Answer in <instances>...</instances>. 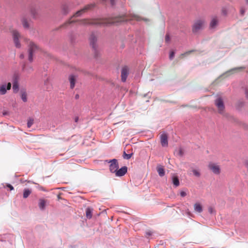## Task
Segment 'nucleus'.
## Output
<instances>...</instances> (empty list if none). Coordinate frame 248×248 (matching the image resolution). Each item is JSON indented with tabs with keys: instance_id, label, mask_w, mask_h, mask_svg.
Masks as SVG:
<instances>
[{
	"instance_id": "nucleus-29",
	"label": "nucleus",
	"mask_w": 248,
	"mask_h": 248,
	"mask_svg": "<svg viewBox=\"0 0 248 248\" xmlns=\"http://www.w3.org/2000/svg\"><path fill=\"white\" fill-rule=\"evenodd\" d=\"M21 98L24 102H25L27 101V94L25 93H22Z\"/></svg>"
},
{
	"instance_id": "nucleus-12",
	"label": "nucleus",
	"mask_w": 248,
	"mask_h": 248,
	"mask_svg": "<svg viewBox=\"0 0 248 248\" xmlns=\"http://www.w3.org/2000/svg\"><path fill=\"white\" fill-rule=\"evenodd\" d=\"M218 18L216 16H214L212 17L209 27L210 29H215L218 25Z\"/></svg>"
},
{
	"instance_id": "nucleus-9",
	"label": "nucleus",
	"mask_w": 248,
	"mask_h": 248,
	"mask_svg": "<svg viewBox=\"0 0 248 248\" xmlns=\"http://www.w3.org/2000/svg\"><path fill=\"white\" fill-rule=\"evenodd\" d=\"M11 88V83L10 82L3 83L0 85V95L5 94L7 90H10Z\"/></svg>"
},
{
	"instance_id": "nucleus-18",
	"label": "nucleus",
	"mask_w": 248,
	"mask_h": 248,
	"mask_svg": "<svg viewBox=\"0 0 248 248\" xmlns=\"http://www.w3.org/2000/svg\"><path fill=\"white\" fill-rule=\"evenodd\" d=\"M194 208L195 211L198 213H201L202 211V207L199 203H196L194 205Z\"/></svg>"
},
{
	"instance_id": "nucleus-44",
	"label": "nucleus",
	"mask_w": 248,
	"mask_h": 248,
	"mask_svg": "<svg viewBox=\"0 0 248 248\" xmlns=\"http://www.w3.org/2000/svg\"><path fill=\"white\" fill-rule=\"evenodd\" d=\"M31 14H32V15H33V16H35V12H34V11H31Z\"/></svg>"
},
{
	"instance_id": "nucleus-46",
	"label": "nucleus",
	"mask_w": 248,
	"mask_h": 248,
	"mask_svg": "<svg viewBox=\"0 0 248 248\" xmlns=\"http://www.w3.org/2000/svg\"><path fill=\"white\" fill-rule=\"evenodd\" d=\"M58 198L59 199H61V196H60V195H58Z\"/></svg>"
},
{
	"instance_id": "nucleus-35",
	"label": "nucleus",
	"mask_w": 248,
	"mask_h": 248,
	"mask_svg": "<svg viewBox=\"0 0 248 248\" xmlns=\"http://www.w3.org/2000/svg\"><path fill=\"white\" fill-rule=\"evenodd\" d=\"M193 51H194L193 50H191V51H187V52H186L185 53L182 54L181 55V57H182L186 55L189 54L190 53H191L192 52H193Z\"/></svg>"
},
{
	"instance_id": "nucleus-14",
	"label": "nucleus",
	"mask_w": 248,
	"mask_h": 248,
	"mask_svg": "<svg viewBox=\"0 0 248 248\" xmlns=\"http://www.w3.org/2000/svg\"><path fill=\"white\" fill-rule=\"evenodd\" d=\"M160 141L161 145L163 147H167L168 145V136L166 134L163 133L160 136Z\"/></svg>"
},
{
	"instance_id": "nucleus-49",
	"label": "nucleus",
	"mask_w": 248,
	"mask_h": 248,
	"mask_svg": "<svg viewBox=\"0 0 248 248\" xmlns=\"http://www.w3.org/2000/svg\"><path fill=\"white\" fill-rule=\"evenodd\" d=\"M247 3L248 4V0H246Z\"/></svg>"
},
{
	"instance_id": "nucleus-38",
	"label": "nucleus",
	"mask_w": 248,
	"mask_h": 248,
	"mask_svg": "<svg viewBox=\"0 0 248 248\" xmlns=\"http://www.w3.org/2000/svg\"><path fill=\"white\" fill-rule=\"evenodd\" d=\"M245 93L246 97L247 98H248V89H245Z\"/></svg>"
},
{
	"instance_id": "nucleus-19",
	"label": "nucleus",
	"mask_w": 248,
	"mask_h": 248,
	"mask_svg": "<svg viewBox=\"0 0 248 248\" xmlns=\"http://www.w3.org/2000/svg\"><path fill=\"white\" fill-rule=\"evenodd\" d=\"M46 202L44 199H40L39 201V207L41 210H44L45 208Z\"/></svg>"
},
{
	"instance_id": "nucleus-48",
	"label": "nucleus",
	"mask_w": 248,
	"mask_h": 248,
	"mask_svg": "<svg viewBox=\"0 0 248 248\" xmlns=\"http://www.w3.org/2000/svg\"><path fill=\"white\" fill-rule=\"evenodd\" d=\"M23 69H24L25 70H26V67H23Z\"/></svg>"
},
{
	"instance_id": "nucleus-26",
	"label": "nucleus",
	"mask_w": 248,
	"mask_h": 248,
	"mask_svg": "<svg viewBox=\"0 0 248 248\" xmlns=\"http://www.w3.org/2000/svg\"><path fill=\"white\" fill-rule=\"evenodd\" d=\"M132 154H126V153L125 152H124V154H123V157L124 159H129L131 158V157L132 156Z\"/></svg>"
},
{
	"instance_id": "nucleus-42",
	"label": "nucleus",
	"mask_w": 248,
	"mask_h": 248,
	"mask_svg": "<svg viewBox=\"0 0 248 248\" xmlns=\"http://www.w3.org/2000/svg\"><path fill=\"white\" fill-rule=\"evenodd\" d=\"M241 13L242 15H243L244 13V11L243 9L241 10Z\"/></svg>"
},
{
	"instance_id": "nucleus-8",
	"label": "nucleus",
	"mask_w": 248,
	"mask_h": 248,
	"mask_svg": "<svg viewBox=\"0 0 248 248\" xmlns=\"http://www.w3.org/2000/svg\"><path fill=\"white\" fill-rule=\"evenodd\" d=\"M94 6L93 4H88L86 5L83 9L78 11L73 16H79L82 15L83 14L87 12L88 10L92 9Z\"/></svg>"
},
{
	"instance_id": "nucleus-4",
	"label": "nucleus",
	"mask_w": 248,
	"mask_h": 248,
	"mask_svg": "<svg viewBox=\"0 0 248 248\" xmlns=\"http://www.w3.org/2000/svg\"><path fill=\"white\" fill-rule=\"evenodd\" d=\"M89 40L90 45L94 51V56L97 57L99 54V52L98 50L97 45L96 44L97 38L94 34H92L91 35Z\"/></svg>"
},
{
	"instance_id": "nucleus-30",
	"label": "nucleus",
	"mask_w": 248,
	"mask_h": 248,
	"mask_svg": "<svg viewBox=\"0 0 248 248\" xmlns=\"http://www.w3.org/2000/svg\"><path fill=\"white\" fill-rule=\"evenodd\" d=\"M170 35L169 34H166L165 38V41L166 43H168L170 42Z\"/></svg>"
},
{
	"instance_id": "nucleus-27",
	"label": "nucleus",
	"mask_w": 248,
	"mask_h": 248,
	"mask_svg": "<svg viewBox=\"0 0 248 248\" xmlns=\"http://www.w3.org/2000/svg\"><path fill=\"white\" fill-rule=\"evenodd\" d=\"M13 89L15 92H17L18 90V85L17 82H14L13 85Z\"/></svg>"
},
{
	"instance_id": "nucleus-24",
	"label": "nucleus",
	"mask_w": 248,
	"mask_h": 248,
	"mask_svg": "<svg viewBox=\"0 0 248 248\" xmlns=\"http://www.w3.org/2000/svg\"><path fill=\"white\" fill-rule=\"evenodd\" d=\"M34 123V120L32 118H30L28 120L27 126L28 128H30Z\"/></svg>"
},
{
	"instance_id": "nucleus-1",
	"label": "nucleus",
	"mask_w": 248,
	"mask_h": 248,
	"mask_svg": "<svg viewBox=\"0 0 248 248\" xmlns=\"http://www.w3.org/2000/svg\"><path fill=\"white\" fill-rule=\"evenodd\" d=\"M126 20V19L125 17L123 16L109 18L96 20L83 19L80 21V23L82 24H99L108 25L124 22Z\"/></svg>"
},
{
	"instance_id": "nucleus-16",
	"label": "nucleus",
	"mask_w": 248,
	"mask_h": 248,
	"mask_svg": "<svg viewBox=\"0 0 248 248\" xmlns=\"http://www.w3.org/2000/svg\"><path fill=\"white\" fill-rule=\"evenodd\" d=\"M62 12L64 15H67L70 11L69 6L67 4H64L62 6Z\"/></svg>"
},
{
	"instance_id": "nucleus-25",
	"label": "nucleus",
	"mask_w": 248,
	"mask_h": 248,
	"mask_svg": "<svg viewBox=\"0 0 248 248\" xmlns=\"http://www.w3.org/2000/svg\"><path fill=\"white\" fill-rule=\"evenodd\" d=\"M192 171L194 175H195V176L198 177L200 176L201 173L198 170L193 169L192 170Z\"/></svg>"
},
{
	"instance_id": "nucleus-15",
	"label": "nucleus",
	"mask_w": 248,
	"mask_h": 248,
	"mask_svg": "<svg viewBox=\"0 0 248 248\" xmlns=\"http://www.w3.org/2000/svg\"><path fill=\"white\" fill-rule=\"evenodd\" d=\"M21 22L24 29H29L30 28L29 21L25 16H22L21 17Z\"/></svg>"
},
{
	"instance_id": "nucleus-39",
	"label": "nucleus",
	"mask_w": 248,
	"mask_h": 248,
	"mask_svg": "<svg viewBox=\"0 0 248 248\" xmlns=\"http://www.w3.org/2000/svg\"><path fill=\"white\" fill-rule=\"evenodd\" d=\"M147 235H151L152 234V232H146Z\"/></svg>"
},
{
	"instance_id": "nucleus-28",
	"label": "nucleus",
	"mask_w": 248,
	"mask_h": 248,
	"mask_svg": "<svg viewBox=\"0 0 248 248\" xmlns=\"http://www.w3.org/2000/svg\"><path fill=\"white\" fill-rule=\"evenodd\" d=\"M73 22H74V21L70 19L68 21H67V22H66L65 23H64L63 25H62V27H66L68 26L69 25H70V24L72 23Z\"/></svg>"
},
{
	"instance_id": "nucleus-11",
	"label": "nucleus",
	"mask_w": 248,
	"mask_h": 248,
	"mask_svg": "<svg viewBox=\"0 0 248 248\" xmlns=\"http://www.w3.org/2000/svg\"><path fill=\"white\" fill-rule=\"evenodd\" d=\"M129 74V69L127 66L122 68L121 71V79L123 82H125Z\"/></svg>"
},
{
	"instance_id": "nucleus-47",
	"label": "nucleus",
	"mask_w": 248,
	"mask_h": 248,
	"mask_svg": "<svg viewBox=\"0 0 248 248\" xmlns=\"http://www.w3.org/2000/svg\"><path fill=\"white\" fill-rule=\"evenodd\" d=\"M78 95H76V98H78Z\"/></svg>"
},
{
	"instance_id": "nucleus-32",
	"label": "nucleus",
	"mask_w": 248,
	"mask_h": 248,
	"mask_svg": "<svg viewBox=\"0 0 248 248\" xmlns=\"http://www.w3.org/2000/svg\"><path fill=\"white\" fill-rule=\"evenodd\" d=\"M174 54H175V52L173 51H171L170 53L169 58L170 60H172L174 56Z\"/></svg>"
},
{
	"instance_id": "nucleus-34",
	"label": "nucleus",
	"mask_w": 248,
	"mask_h": 248,
	"mask_svg": "<svg viewBox=\"0 0 248 248\" xmlns=\"http://www.w3.org/2000/svg\"><path fill=\"white\" fill-rule=\"evenodd\" d=\"M208 211L211 214H213L215 213L214 209L212 207H209L208 208Z\"/></svg>"
},
{
	"instance_id": "nucleus-40",
	"label": "nucleus",
	"mask_w": 248,
	"mask_h": 248,
	"mask_svg": "<svg viewBox=\"0 0 248 248\" xmlns=\"http://www.w3.org/2000/svg\"><path fill=\"white\" fill-rule=\"evenodd\" d=\"M78 117H75V122L77 123V122H78Z\"/></svg>"
},
{
	"instance_id": "nucleus-45",
	"label": "nucleus",
	"mask_w": 248,
	"mask_h": 248,
	"mask_svg": "<svg viewBox=\"0 0 248 248\" xmlns=\"http://www.w3.org/2000/svg\"><path fill=\"white\" fill-rule=\"evenodd\" d=\"M243 69V67H238V68H235V69Z\"/></svg>"
},
{
	"instance_id": "nucleus-17",
	"label": "nucleus",
	"mask_w": 248,
	"mask_h": 248,
	"mask_svg": "<svg viewBox=\"0 0 248 248\" xmlns=\"http://www.w3.org/2000/svg\"><path fill=\"white\" fill-rule=\"evenodd\" d=\"M69 80L70 83V88L73 89L75 85L76 80V77L73 75H70L69 77Z\"/></svg>"
},
{
	"instance_id": "nucleus-23",
	"label": "nucleus",
	"mask_w": 248,
	"mask_h": 248,
	"mask_svg": "<svg viewBox=\"0 0 248 248\" xmlns=\"http://www.w3.org/2000/svg\"><path fill=\"white\" fill-rule=\"evenodd\" d=\"M92 211L93 210L90 208H87L86 210V217L88 218H91L92 217Z\"/></svg>"
},
{
	"instance_id": "nucleus-20",
	"label": "nucleus",
	"mask_w": 248,
	"mask_h": 248,
	"mask_svg": "<svg viewBox=\"0 0 248 248\" xmlns=\"http://www.w3.org/2000/svg\"><path fill=\"white\" fill-rule=\"evenodd\" d=\"M157 171L160 176L162 177L165 175V171L164 168L161 166H158L157 167Z\"/></svg>"
},
{
	"instance_id": "nucleus-31",
	"label": "nucleus",
	"mask_w": 248,
	"mask_h": 248,
	"mask_svg": "<svg viewBox=\"0 0 248 248\" xmlns=\"http://www.w3.org/2000/svg\"><path fill=\"white\" fill-rule=\"evenodd\" d=\"M102 0L104 1H107L108 0ZM118 0H110V2L111 5L112 6L114 5Z\"/></svg>"
},
{
	"instance_id": "nucleus-33",
	"label": "nucleus",
	"mask_w": 248,
	"mask_h": 248,
	"mask_svg": "<svg viewBox=\"0 0 248 248\" xmlns=\"http://www.w3.org/2000/svg\"><path fill=\"white\" fill-rule=\"evenodd\" d=\"M183 154H184V152H183L182 149L179 148L178 152V155L179 156H183Z\"/></svg>"
},
{
	"instance_id": "nucleus-7",
	"label": "nucleus",
	"mask_w": 248,
	"mask_h": 248,
	"mask_svg": "<svg viewBox=\"0 0 248 248\" xmlns=\"http://www.w3.org/2000/svg\"><path fill=\"white\" fill-rule=\"evenodd\" d=\"M215 105L217 108L218 112L223 114L224 112L225 107L223 100L220 97H218L216 100Z\"/></svg>"
},
{
	"instance_id": "nucleus-36",
	"label": "nucleus",
	"mask_w": 248,
	"mask_h": 248,
	"mask_svg": "<svg viewBox=\"0 0 248 248\" xmlns=\"http://www.w3.org/2000/svg\"><path fill=\"white\" fill-rule=\"evenodd\" d=\"M180 195L181 197H185L186 195V193L185 191H182L180 192Z\"/></svg>"
},
{
	"instance_id": "nucleus-22",
	"label": "nucleus",
	"mask_w": 248,
	"mask_h": 248,
	"mask_svg": "<svg viewBox=\"0 0 248 248\" xmlns=\"http://www.w3.org/2000/svg\"><path fill=\"white\" fill-rule=\"evenodd\" d=\"M172 183L175 186H179L180 182L177 176L172 177Z\"/></svg>"
},
{
	"instance_id": "nucleus-13",
	"label": "nucleus",
	"mask_w": 248,
	"mask_h": 248,
	"mask_svg": "<svg viewBox=\"0 0 248 248\" xmlns=\"http://www.w3.org/2000/svg\"><path fill=\"white\" fill-rule=\"evenodd\" d=\"M127 171V168L126 166H124L121 168L119 170H117L115 173V175L116 176H124Z\"/></svg>"
},
{
	"instance_id": "nucleus-2",
	"label": "nucleus",
	"mask_w": 248,
	"mask_h": 248,
	"mask_svg": "<svg viewBox=\"0 0 248 248\" xmlns=\"http://www.w3.org/2000/svg\"><path fill=\"white\" fill-rule=\"evenodd\" d=\"M25 41H28L27 39H25ZM28 52L29 57L28 60L30 62H32L33 61V56L34 53L37 52L39 49V46L33 42L28 40Z\"/></svg>"
},
{
	"instance_id": "nucleus-5",
	"label": "nucleus",
	"mask_w": 248,
	"mask_h": 248,
	"mask_svg": "<svg viewBox=\"0 0 248 248\" xmlns=\"http://www.w3.org/2000/svg\"><path fill=\"white\" fill-rule=\"evenodd\" d=\"M208 168L215 174L218 175L220 173V167L217 163L209 162L208 165Z\"/></svg>"
},
{
	"instance_id": "nucleus-41",
	"label": "nucleus",
	"mask_w": 248,
	"mask_h": 248,
	"mask_svg": "<svg viewBox=\"0 0 248 248\" xmlns=\"http://www.w3.org/2000/svg\"><path fill=\"white\" fill-rule=\"evenodd\" d=\"M245 165H246V167L247 168V170H248V161L246 162Z\"/></svg>"
},
{
	"instance_id": "nucleus-10",
	"label": "nucleus",
	"mask_w": 248,
	"mask_h": 248,
	"mask_svg": "<svg viewBox=\"0 0 248 248\" xmlns=\"http://www.w3.org/2000/svg\"><path fill=\"white\" fill-rule=\"evenodd\" d=\"M110 163L109 165V170L112 173H116V171L119 168V165L117 160L113 159L109 162Z\"/></svg>"
},
{
	"instance_id": "nucleus-43",
	"label": "nucleus",
	"mask_w": 248,
	"mask_h": 248,
	"mask_svg": "<svg viewBox=\"0 0 248 248\" xmlns=\"http://www.w3.org/2000/svg\"><path fill=\"white\" fill-rule=\"evenodd\" d=\"M20 58H21V59H23L24 58V55L23 54H21L20 55Z\"/></svg>"
},
{
	"instance_id": "nucleus-21",
	"label": "nucleus",
	"mask_w": 248,
	"mask_h": 248,
	"mask_svg": "<svg viewBox=\"0 0 248 248\" xmlns=\"http://www.w3.org/2000/svg\"><path fill=\"white\" fill-rule=\"evenodd\" d=\"M31 190L28 189V188H26L23 191V198L26 199V198H27L31 194Z\"/></svg>"
},
{
	"instance_id": "nucleus-37",
	"label": "nucleus",
	"mask_w": 248,
	"mask_h": 248,
	"mask_svg": "<svg viewBox=\"0 0 248 248\" xmlns=\"http://www.w3.org/2000/svg\"><path fill=\"white\" fill-rule=\"evenodd\" d=\"M6 186L10 188V190L14 189V187L10 184H7Z\"/></svg>"
},
{
	"instance_id": "nucleus-3",
	"label": "nucleus",
	"mask_w": 248,
	"mask_h": 248,
	"mask_svg": "<svg viewBox=\"0 0 248 248\" xmlns=\"http://www.w3.org/2000/svg\"><path fill=\"white\" fill-rule=\"evenodd\" d=\"M206 25V21L204 18H200L196 20L192 25V31L197 33L204 29Z\"/></svg>"
},
{
	"instance_id": "nucleus-6",
	"label": "nucleus",
	"mask_w": 248,
	"mask_h": 248,
	"mask_svg": "<svg viewBox=\"0 0 248 248\" xmlns=\"http://www.w3.org/2000/svg\"><path fill=\"white\" fill-rule=\"evenodd\" d=\"M13 41L16 47L20 48L21 44L19 42V38H21L20 33L16 30H13L12 32Z\"/></svg>"
},
{
	"instance_id": "nucleus-50",
	"label": "nucleus",
	"mask_w": 248,
	"mask_h": 248,
	"mask_svg": "<svg viewBox=\"0 0 248 248\" xmlns=\"http://www.w3.org/2000/svg\"><path fill=\"white\" fill-rule=\"evenodd\" d=\"M30 69L31 70V71H32V68H31H31H30Z\"/></svg>"
}]
</instances>
